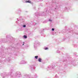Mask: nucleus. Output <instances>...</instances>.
<instances>
[{
    "label": "nucleus",
    "instance_id": "obj_7",
    "mask_svg": "<svg viewBox=\"0 0 78 78\" xmlns=\"http://www.w3.org/2000/svg\"><path fill=\"white\" fill-rule=\"evenodd\" d=\"M49 21H50V22H51V21H52V20H49Z\"/></svg>",
    "mask_w": 78,
    "mask_h": 78
},
{
    "label": "nucleus",
    "instance_id": "obj_5",
    "mask_svg": "<svg viewBox=\"0 0 78 78\" xmlns=\"http://www.w3.org/2000/svg\"><path fill=\"white\" fill-rule=\"evenodd\" d=\"M23 27L25 28V27H26V25H23Z\"/></svg>",
    "mask_w": 78,
    "mask_h": 78
},
{
    "label": "nucleus",
    "instance_id": "obj_3",
    "mask_svg": "<svg viewBox=\"0 0 78 78\" xmlns=\"http://www.w3.org/2000/svg\"><path fill=\"white\" fill-rule=\"evenodd\" d=\"M35 59H37V58H38V56H35Z\"/></svg>",
    "mask_w": 78,
    "mask_h": 78
},
{
    "label": "nucleus",
    "instance_id": "obj_2",
    "mask_svg": "<svg viewBox=\"0 0 78 78\" xmlns=\"http://www.w3.org/2000/svg\"><path fill=\"white\" fill-rule=\"evenodd\" d=\"M42 59L41 58H39L38 59V61L39 62H42Z\"/></svg>",
    "mask_w": 78,
    "mask_h": 78
},
{
    "label": "nucleus",
    "instance_id": "obj_9",
    "mask_svg": "<svg viewBox=\"0 0 78 78\" xmlns=\"http://www.w3.org/2000/svg\"><path fill=\"white\" fill-rule=\"evenodd\" d=\"M23 45H24V44H23Z\"/></svg>",
    "mask_w": 78,
    "mask_h": 78
},
{
    "label": "nucleus",
    "instance_id": "obj_8",
    "mask_svg": "<svg viewBox=\"0 0 78 78\" xmlns=\"http://www.w3.org/2000/svg\"><path fill=\"white\" fill-rule=\"evenodd\" d=\"M54 30H55V29H53V28H52V31H54Z\"/></svg>",
    "mask_w": 78,
    "mask_h": 78
},
{
    "label": "nucleus",
    "instance_id": "obj_6",
    "mask_svg": "<svg viewBox=\"0 0 78 78\" xmlns=\"http://www.w3.org/2000/svg\"><path fill=\"white\" fill-rule=\"evenodd\" d=\"M48 48H46L44 49V50H48Z\"/></svg>",
    "mask_w": 78,
    "mask_h": 78
},
{
    "label": "nucleus",
    "instance_id": "obj_4",
    "mask_svg": "<svg viewBox=\"0 0 78 78\" xmlns=\"http://www.w3.org/2000/svg\"><path fill=\"white\" fill-rule=\"evenodd\" d=\"M23 37H24V38H27V37L26 35H24Z\"/></svg>",
    "mask_w": 78,
    "mask_h": 78
},
{
    "label": "nucleus",
    "instance_id": "obj_1",
    "mask_svg": "<svg viewBox=\"0 0 78 78\" xmlns=\"http://www.w3.org/2000/svg\"><path fill=\"white\" fill-rule=\"evenodd\" d=\"M26 3H31V1L28 0L25 2Z\"/></svg>",
    "mask_w": 78,
    "mask_h": 78
}]
</instances>
